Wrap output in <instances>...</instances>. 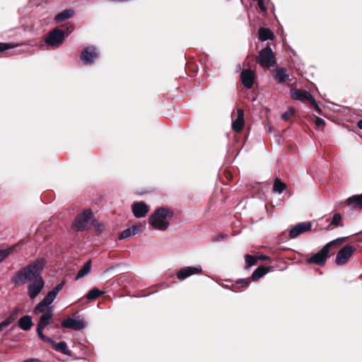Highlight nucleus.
Listing matches in <instances>:
<instances>
[{"instance_id":"nucleus-10","label":"nucleus","mask_w":362,"mask_h":362,"mask_svg":"<svg viewBox=\"0 0 362 362\" xmlns=\"http://www.w3.org/2000/svg\"><path fill=\"white\" fill-rule=\"evenodd\" d=\"M98 55L97 49L93 46H89L82 51L81 59L85 64H90L96 61Z\"/></svg>"},{"instance_id":"nucleus-20","label":"nucleus","mask_w":362,"mask_h":362,"mask_svg":"<svg viewBox=\"0 0 362 362\" xmlns=\"http://www.w3.org/2000/svg\"><path fill=\"white\" fill-rule=\"evenodd\" d=\"M33 325L32 318L29 315H24L18 320V326L23 331L30 330Z\"/></svg>"},{"instance_id":"nucleus-14","label":"nucleus","mask_w":362,"mask_h":362,"mask_svg":"<svg viewBox=\"0 0 362 362\" xmlns=\"http://www.w3.org/2000/svg\"><path fill=\"white\" fill-rule=\"evenodd\" d=\"M291 98L296 100H308L310 102L314 98L307 90L301 89H291Z\"/></svg>"},{"instance_id":"nucleus-32","label":"nucleus","mask_w":362,"mask_h":362,"mask_svg":"<svg viewBox=\"0 0 362 362\" xmlns=\"http://www.w3.org/2000/svg\"><path fill=\"white\" fill-rule=\"evenodd\" d=\"M16 47V45L13 43L0 42V52H4L7 49H12Z\"/></svg>"},{"instance_id":"nucleus-16","label":"nucleus","mask_w":362,"mask_h":362,"mask_svg":"<svg viewBox=\"0 0 362 362\" xmlns=\"http://www.w3.org/2000/svg\"><path fill=\"white\" fill-rule=\"evenodd\" d=\"M242 83L247 88H251L254 84L255 74L250 69H245L241 73Z\"/></svg>"},{"instance_id":"nucleus-9","label":"nucleus","mask_w":362,"mask_h":362,"mask_svg":"<svg viewBox=\"0 0 362 362\" xmlns=\"http://www.w3.org/2000/svg\"><path fill=\"white\" fill-rule=\"evenodd\" d=\"M62 326L65 328H70L74 330H80L86 327V323L80 317H68L63 320Z\"/></svg>"},{"instance_id":"nucleus-5","label":"nucleus","mask_w":362,"mask_h":362,"mask_svg":"<svg viewBox=\"0 0 362 362\" xmlns=\"http://www.w3.org/2000/svg\"><path fill=\"white\" fill-rule=\"evenodd\" d=\"M257 62L262 67H271L275 65V55L269 46H267L259 52Z\"/></svg>"},{"instance_id":"nucleus-34","label":"nucleus","mask_w":362,"mask_h":362,"mask_svg":"<svg viewBox=\"0 0 362 362\" xmlns=\"http://www.w3.org/2000/svg\"><path fill=\"white\" fill-rule=\"evenodd\" d=\"M133 236L132 232H131V230L129 228L127 229H125L124 230H123L121 234L119 235V240H123V239H126V238H130Z\"/></svg>"},{"instance_id":"nucleus-46","label":"nucleus","mask_w":362,"mask_h":362,"mask_svg":"<svg viewBox=\"0 0 362 362\" xmlns=\"http://www.w3.org/2000/svg\"><path fill=\"white\" fill-rule=\"evenodd\" d=\"M361 233H362V231H361Z\"/></svg>"},{"instance_id":"nucleus-37","label":"nucleus","mask_w":362,"mask_h":362,"mask_svg":"<svg viewBox=\"0 0 362 362\" xmlns=\"http://www.w3.org/2000/svg\"><path fill=\"white\" fill-rule=\"evenodd\" d=\"M129 229L131 230V232L134 236V235H136L137 233H139L140 231H141L142 226L140 225H136V226H133L132 227L129 228Z\"/></svg>"},{"instance_id":"nucleus-27","label":"nucleus","mask_w":362,"mask_h":362,"mask_svg":"<svg viewBox=\"0 0 362 362\" xmlns=\"http://www.w3.org/2000/svg\"><path fill=\"white\" fill-rule=\"evenodd\" d=\"M54 349L64 354H69V351L67 349L66 343L64 341H59L58 343H54Z\"/></svg>"},{"instance_id":"nucleus-6","label":"nucleus","mask_w":362,"mask_h":362,"mask_svg":"<svg viewBox=\"0 0 362 362\" xmlns=\"http://www.w3.org/2000/svg\"><path fill=\"white\" fill-rule=\"evenodd\" d=\"M64 39L65 33L62 30L56 28L48 33L45 42L51 47H58L63 43Z\"/></svg>"},{"instance_id":"nucleus-33","label":"nucleus","mask_w":362,"mask_h":362,"mask_svg":"<svg viewBox=\"0 0 362 362\" xmlns=\"http://www.w3.org/2000/svg\"><path fill=\"white\" fill-rule=\"evenodd\" d=\"M249 284H250L249 279H240L236 281V286L238 288L247 287V286H248Z\"/></svg>"},{"instance_id":"nucleus-7","label":"nucleus","mask_w":362,"mask_h":362,"mask_svg":"<svg viewBox=\"0 0 362 362\" xmlns=\"http://www.w3.org/2000/svg\"><path fill=\"white\" fill-rule=\"evenodd\" d=\"M33 313L35 315L41 314L40 320L37 325V328L45 329L46 326L52 322L54 309L42 308L40 310H37V308H35Z\"/></svg>"},{"instance_id":"nucleus-24","label":"nucleus","mask_w":362,"mask_h":362,"mask_svg":"<svg viewBox=\"0 0 362 362\" xmlns=\"http://www.w3.org/2000/svg\"><path fill=\"white\" fill-rule=\"evenodd\" d=\"M91 269V262L87 261L83 266L81 268V269L78 272L76 275V279H79L87 275Z\"/></svg>"},{"instance_id":"nucleus-43","label":"nucleus","mask_w":362,"mask_h":362,"mask_svg":"<svg viewBox=\"0 0 362 362\" xmlns=\"http://www.w3.org/2000/svg\"><path fill=\"white\" fill-rule=\"evenodd\" d=\"M358 127L361 129H362V119L359 120L358 122Z\"/></svg>"},{"instance_id":"nucleus-29","label":"nucleus","mask_w":362,"mask_h":362,"mask_svg":"<svg viewBox=\"0 0 362 362\" xmlns=\"http://www.w3.org/2000/svg\"><path fill=\"white\" fill-rule=\"evenodd\" d=\"M44 328H37V333L39 336V337L44 341H46V342H48V343H50V344H54V341L49 337H46L43 332H42V329Z\"/></svg>"},{"instance_id":"nucleus-35","label":"nucleus","mask_w":362,"mask_h":362,"mask_svg":"<svg viewBox=\"0 0 362 362\" xmlns=\"http://www.w3.org/2000/svg\"><path fill=\"white\" fill-rule=\"evenodd\" d=\"M294 110L293 108H289L282 115L281 117L284 120L287 121L289 118L294 115Z\"/></svg>"},{"instance_id":"nucleus-12","label":"nucleus","mask_w":362,"mask_h":362,"mask_svg":"<svg viewBox=\"0 0 362 362\" xmlns=\"http://www.w3.org/2000/svg\"><path fill=\"white\" fill-rule=\"evenodd\" d=\"M311 228V223L310 222H301L298 224H296L293 228H292L290 231V237L291 238H295L298 235L310 230Z\"/></svg>"},{"instance_id":"nucleus-21","label":"nucleus","mask_w":362,"mask_h":362,"mask_svg":"<svg viewBox=\"0 0 362 362\" xmlns=\"http://www.w3.org/2000/svg\"><path fill=\"white\" fill-rule=\"evenodd\" d=\"M74 11L72 9L64 10V11L60 12L59 13H58L54 17V21L58 23L62 22L65 20H67V19L71 18L72 16L74 15Z\"/></svg>"},{"instance_id":"nucleus-4","label":"nucleus","mask_w":362,"mask_h":362,"mask_svg":"<svg viewBox=\"0 0 362 362\" xmlns=\"http://www.w3.org/2000/svg\"><path fill=\"white\" fill-rule=\"evenodd\" d=\"M93 218L91 211L86 209L76 218L73 228L77 231H83L93 224Z\"/></svg>"},{"instance_id":"nucleus-18","label":"nucleus","mask_w":362,"mask_h":362,"mask_svg":"<svg viewBox=\"0 0 362 362\" xmlns=\"http://www.w3.org/2000/svg\"><path fill=\"white\" fill-rule=\"evenodd\" d=\"M274 77L278 83H282L288 79L289 75L286 69L283 67H276L274 70Z\"/></svg>"},{"instance_id":"nucleus-41","label":"nucleus","mask_w":362,"mask_h":362,"mask_svg":"<svg viewBox=\"0 0 362 362\" xmlns=\"http://www.w3.org/2000/svg\"><path fill=\"white\" fill-rule=\"evenodd\" d=\"M257 3H258V6H259V8L262 11H266V7H265V6L264 4V0H258Z\"/></svg>"},{"instance_id":"nucleus-22","label":"nucleus","mask_w":362,"mask_h":362,"mask_svg":"<svg viewBox=\"0 0 362 362\" xmlns=\"http://www.w3.org/2000/svg\"><path fill=\"white\" fill-rule=\"evenodd\" d=\"M269 272V268L264 266L259 267L252 273L251 278L253 281H257Z\"/></svg>"},{"instance_id":"nucleus-40","label":"nucleus","mask_w":362,"mask_h":362,"mask_svg":"<svg viewBox=\"0 0 362 362\" xmlns=\"http://www.w3.org/2000/svg\"><path fill=\"white\" fill-rule=\"evenodd\" d=\"M315 124L318 127H324L325 125V120L319 117H316Z\"/></svg>"},{"instance_id":"nucleus-1","label":"nucleus","mask_w":362,"mask_h":362,"mask_svg":"<svg viewBox=\"0 0 362 362\" xmlns=\"http://www.w3.org/2000/svg\"><path fill=\"white\" fill-rule=\"evenodd\" d=\"M45 264L46 260L44 258L30 262L16 272L11 278V282L16 286H22L30 282L28 285V295L31 299H35L45 285L41 275Z\"/></svg>"},{"instance_id":"nucleus-11","label":"nucleus","mask_w":362,"mask_h":362,"mask_svg":"<svg viewBox=\"0 0 362 362\" xmlns=\"http://www.w3.org/2000/svg\"><path fill=\"white\" fill-rule=\"evenodd\" d=\"M202 272V268L201 266H191V267H185L184 268H182L177 274V278L180 280L183 281L187 277L193 275V274H201Z\"/></svg>"},{"instance_id":"nucleus-3","label":"nucleus","mask_w":362,"mask_h":362,"mask_svg":"<svg viewBox=\"0 0 362 362\" xmlns=\"http://www.w3.org/2000/svg\"><path fill=\"white\" fill-rule=\"evenodd\" d=\"M344 240V238H337L326 244L319 252L314 254L308 259V263L315 264L322 266L325 264L327 257L329 256V250L331 247L339 246Z\"/></svg>"},{"instance_id":"nucleus-45","label":"nucleus","mask_w":362,"mask_h":362,"mask_svg":"<svg viewBox=\"0 0 362 362\" xmlns=\"http://www.w3.org/2000/svg\"><path fill=\"white\" fill-rule=\"evenodd\" d=\"M257 1H258V0H256Z\"/></svg>"},{"instance_id":"nucleus-38","label":"nucleus","mask_w":362,"mask_h":362,"mask_svg":"<svg viewBox=\"0 0 362 362\" xmlns=\"http://www.w3.org/2000/svg\"><path fill=\"white\" fill-rule=\"evenodd\" d=\"M64 281H62V283L59 284L56 287H54V288H52L51 290L52 292H54V293L57 296L58 293L62 291V289L63 288V286H64Z\"/></svg>"},{"instance_id":"nucleus-42","label":"nucleus","mask_w":362,"mask_h":362,"mask_svg":"<svg viewBox=\"0 0 362 362\" xmlns=\"http://www.w3.org/2000/svg\"><path fill=\"white\" fill-rule=\"evenodd\" d=\"M66 30H67V33H66V36H68L70 33H71V32L73 31L74 30V26L72 25L68 26L66 28Z\"/></svg>"},{"instance_id":"nucleus-30","label":"nucleus","mask_w":362,"mask_h":362,"mask_svg":"<svg viewBox=\"0 0 362 362\" xmlns=\"http://www.w3.org/2000/svg\"><path fill=\"white\" fill-rule=\"evenodd\" d=\"M245 259L247 267L255 265L257 262V257L250 255H245Z\"/></svg>"},{"instance_id":"nucleus-44","label":"nucleus","mask_w":362,"mask_h":362,"mask_svg":"<svg viewBox=\"0 0 362 362\" xmlns=\"http://www.w3.org/2000/svg\"><path fill=\"white\" fill-rule=\"evenodd\" d=\"M260 259H267V257L266 255H261L260 256Z\"/></svg>"},{"instance_id":"nucleus-39","label":"nucleus","mask_w":362,"mask_h":362,"mask_svg":"<svg viewBox=\"0 0 362 362\" xmlns=\"http://www.w3.org/2000/svg\"><path fill=\"white\" fill-rule=\"evenodd\" d=\"M310 104L313 106L314 109L319 113L320 114L322 112V110L320 108V107L318 106V105L316 103V100H315V98H313L310 102Z\"/></svg>"},{"instance_id":"nucleus-25","label":"nucleus","mask_w":362,"mask_h":362,"mask_svg":"<svg viewBox=\"0 0 362 362\" xmlns=\"http://www.w3.org/2000/svg\"><path fill=\"white\" fill-rule=\"evenodd\" d=\"M286 187V185L284 182H283L280 179L276 178L273 186V189L275 193L281 194Z\"/></svg>"},{"instance_id":"nucleus-8","label":"nucleus","mask_w":362,"mask_h":362,"mask_svg":"<svg viewBox=\"0 0 362 362\" xmlns=\"http://www.w3.org/2000/svg\"><path fill=\"white\" fill-rule=\"evenodd\" d=\"M356 248L352 245H346L342 247L337 254L335 258V263L337 265H344L345 264L349 259L354 254Z\"/></svg>"},{"instance_id":"nucleus-36","label":"nucleus","mask_w":362,"mask_h":362,"mask_svg":"<svg viewBox=\"0 0 362 362\" xmlns=\"http://www.w3.org/2000/svg\"><path fill=\"white\" fill-rule=\"evenodd\" d=\"M12 321H13V318H12V317H10L6 319L5 320H4L3 322H1L0 323V332L3 329H4L6 327H8L11 323Z\"/></svg>"},{"instance_id":"nucleus-28","label":"nucleus","mask_w":362,"mask_h":362,"mask_svg":"<svg viewBox=\"0 0 362 362\" xmlns=\"http://www.w3.org/2000/svg\"><path fill=\"white\" fill-rule=\"evenodd\" d=\"M13 252V248L0 250V263Z\"/></svg>"},{"instance_id":"nucleus-31","label":"nucleus","mask_w":362,"mask_h":362,"mask_svg":"<svg viewBox=\"0 0 362 362\" xmlns=\"http://www.w3.org/2000/svg\"><path fill=\"white\" fill-rule=\"evenodd\" d=\"M341 216L340 214L336 213L334 214V216L332 217L331 224H332L335 226H342V224H341Z\"/></svg>"},{"instance_id":"nucleus-17","label":"nucleus","mask_w":362,"mask_h":362,"mask_svg":"<svg viewBox=\"0 0 362 362\" xmlns=\"http://www.w3.org/2000/svg\"><path fill=\"white\" fill-rule=\"evenodd\" d=\"M245 124L244 111L241 109L237 110V117L232 122V129L236 132H240Z\"/></svg>"},{"instance_id":"nucleus-2","label":"nucleus","mask_w":362,"mask_h":362,"mask_svg":"<svg viewBox=\"0 0 362 362\" xmlns=\"http://www.w3.org/2000/svg\"><path fill=\"white\" fill-rule=\"evenodd\" d=\"M173 214L168 208H158L148 218V223L155 230L165 231L170 226Z\"/></svg>"},{"instance_id":"nucleus-19","label":"nucleus","mask_w":362,"mask_h":362,"mask_svg":"<svg viewBox=\"0 0 362 362\" xmlns=\"http://www.w3.org/2000/svg\"><path fill=\"white\" fill-rule=\"evenodd\" d=\"M346 204L354 209H362V193L348 198Z\"/></svg>"},{"instance_id":"nucleus-26","label":"nucleus","mask_w":362,"mask_h":362,"mask_svg":"<svg viewBox=\"0 0 362 362\" xmlns=\"http://www.w3.org/2000/svg\"><path fill=\"white\" fill-rule=\"evenodd\" d=\"M105 293L104 291H100L97 288H93L86 294V298L90 300H95Z\"/></svg>"},{"instance_id":"nucleus-15","label":"nucleus","mask_w":362,"mask_h":362,"mask_svg":"<svg viewBox=\"0 0 362 362\" xmlns=\"http://www.w3.org/2000/svg\"><path fill=\"white\" fill-rule=\"evenodd\" d=\"M132 211L136 218H142L147 214L148 206L142 202H136L132 205Z\"/></svg>"},{"instance_id":"nucleus-13","label":"nucleus","mask_w":362,"mask_h":362,"mask_svg":"<svg viewBox=\"0 0 362 362\" xmlns=\"http://www.w3.org/2000/svg\"><path fill=\"white\" fill-rule=\"evenodd\" d=\"M56 297L57 296L54 293V292L49 291L46 296L43 298V300L36 305L35 308H37V310H40L42 308L54 309L51 304L54 302Z\"/></svg>"},{"instance_id":"nucleus-23","label":"nucleus","mask_w":362,"mask_h":362,"mask_svg":"<svg viewBox=\"0 0 362 362\" xmlns=\"http://www.w3.org/2000/svg\"><path fill=\"white\" fill-rule=\"evenodd\" d=\"M259 37L262 41L273 40L274 34L269 28H261L259 30Z\"/></svg>"}]
</instances>
